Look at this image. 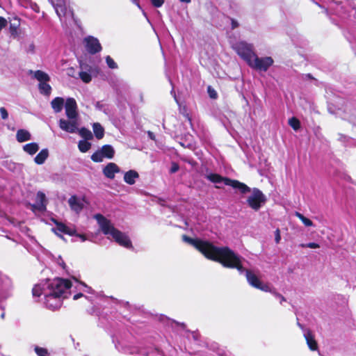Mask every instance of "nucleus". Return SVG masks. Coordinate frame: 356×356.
I'll return each instance as SVG.
<instances>
[{
  "mask_svg": "<svg viewBox=\"0 0 356 356\" xmlns=\"http://www.w3.org/2000/svg\"><path fill=\"white\" fill-rule=\"evenodd\" d=\"M183 240L194 246L207 259L219 262L225 268H236L241 274L245 273L247 280L252 286L263 291L272 292L268 284L262 283L254 273L243 267L242 257L228 247H217L210 242L186 236H183Z\"/></svg>",
  "mask_w": 356,
  "mask_h": 356,
  "instance_id": "f257e3e1",
  "label": "nucleus"
},
{
  "mask_svg": "<svg viewBox=\"0 0 356 356\" xmlns=\"http://www.w3.org/2000/svg\"><path fill=\"white\" fill-rule=\"evenodd\" d=\"M71 282L65 279L55 278L42 280L35 284L32 290L34 298H38L46 307L55 310L60 307L62 300L67 298Z\"/></svg>",
  "mask_w": 356,
  "mask_h": 356,
  "instance_id": "f03ea898",
  "label": "nucleus"
},
{
  "mask_svg": "<svg viewBox=\"0 0 356 356\" xmlns=\"http://www.w3.org/2000/svg\"><path fill=\"white\" fill-rule=\"evenodd\" d=\"M206 177L215 184L223 182L226 186H230L235 189H238L242 194L249 193L250 195L247 197V203L254 211H258L266 202V195L257 188H250L242 182L222 177L218 174L209 173L207 175Z\"/></svg>",
  "mask_w": 356,
  "mask_h": 356,
  "instance_id": "7ed1b4c3",
  "label": "nucleus"
},
{
  "mask_svg": "<svg viewBox=\"0 0 356 356\" xmlns=\"http://www.w3.org/2000/svg\"><path fill=\"white\" fill-rule=\"evenodd\" d=\"M94 218L97 220L102 233L107 236L108 238L113 240L120 245L130 248L131 241L123 232L116 229L111 221L102 214H96Z\"/></svg>",
  "mask_w": 356,
  "mask_h": 356,
  "instance_id": "20e7f679",
  "label": "nucleus"
},
{
  "mask_svg": "<svg viewBox=\"0 0 356 356\" xmlns=\"http://www.w3.org/2000/svg\"><path fill=\"white\" fill-rule=\"evenodd\" d=\"M232 47L248 64L255 55L252 44L246 42H238L233 44Z\"/></svg>",
  "mask_w": 356,
  "mask_h": 356,
  "instance_id": "39448f33",
  "label": "nucleus"
},
{
  "mask_svg": "<svg viewBox=\"0 0 356 356\" xmlns=\"http://www.w3.org/2000/svg\"><path fill=\"white\" fill-rule=\"evenodd\" d=\"M273 63V59L270 56L260 58L255 54L249 62L248 65L255 70L266 72Z\"/></svg>",
  "mask_w": 356,
  "mask_h": 356,
  "instance_id": "423d86ee",
  "label": "nucleus"
},
{
  "mask_svg": "<svg viewBox=\"0 0 356 356\" xmlns=\"http://www.w3.org/2000/svg\"><path fill=\"white\" fill-rule=\"evenodd\" d=\"M115 154V150L111 145H105L97 150L92 156L91 159L94 162H102L104 159H111Z\"/></svg>",
  "mask_w": 356,
  "mask_h": 356,
  "instance_id": "0eeeda50",
  "label": "nucleus"
},
{
  "mask_svg": "<svg viewBox=\"0 0 356 356\" xmlns=\"http://www.w3.org/2000/svg\"><path fill=\"white\" fill-rule=\"evenodd\" d=\"M56 227L52 228V231L58 236L62 237L59 233H64L70 236H76L81 241L83 242L86 240V238L83 234H76V230L74 228L70 227L66 225L55 221Z\"/></svg>",
  "mask_w": 356,
  "mask_h": 356,
  "instance_id": "6e6552de",
  "label": "nucleus"
},
{
  "mask_svg": "<svg viewBox=\"0 0 356 356\" xmlns=\"http://www.w3.org/2000/svg\"><path fill=\"white\" fill-rule=\"evenodd\" d=\"M59 127L68 133L74 134L78 131L79 119L78 118H61L58 121Z\"/></svg>",
  "mask_w": 356,
  "mask_h": 356,
  "instance_id": "1a4fd4ad",
  "label": "nucleus"
},
{
  "mask_svg": "<svg viewBox=\"0 0 356 356\" xmlns=\"http://www.w3.org/2000/svg\"><path fill=\"white\" fill-rule=\"evenodd\" d=\"M83 44L86 50L91 54H95L102 50L99 40L93 36H88L83 39Z\"/></svg>",
  "mask_w": 356,
  "mask_h": 356,
  "instance_id": "9d476101",
  "label": "nucleus"
},
{
  "mask_svg": "<svg viewBox=\"0 0 356 356\" xmlns=\"http://www.w3.org/2000/svg\"><path fill=\"white\" fill-rule=\"evenodd\" d=\"M51 3L60 20L67 14H72L70 11H68V5L65 0H51Z\"/></svg>",
  "mask_w": 356,
  "mask_h": 356,
  "instance_id": "9b49d317",
  "label": "nucleus"
},
{
  "mask_svg": "<svg viewBox=\"0 0 356 356\" xmlns=\"http://www.w3.org/2000/svg\"><path fill=\"white\" fill-rule=\"evenodd\" d=\"M65 114L67 118H78L77 104L74 98L69 97L65 104Z\"/></svg>",
  "mask_w": 356,
  "mask_h": 356,
  "instance_id": "f8f14e48",
  "label": "nucleus"
},
{
  "mask_svg": "<svg viewBox=\"0 0 356 356\" xmlns=\"http://www.w3.org/2000/svg\"><path fill=\"white\" fill-rule=\"evenodd\" d=\"M120 172V168L115 163H108L102 169L103 175L109 179H113L116 173Z\"/></svg>",
  "mask_w": 356,
  "mask_h": 356,
  "instance_id": "ddd939ff",
  "label": "nucleus"
},
{
  "mask_svg": "<svg viewBox=\"0 0 356 356\" xmlns=\"http://www.w3.org/2000/svg\"><path fill=\"white\" fill-rule=\"evenodd\" d=\"M84 200L78 198L76 196H72L68 200L69 205L72 210L75 211L76 213H79L84 207Z\"/></svg>",
  "mask_w": 356,
  "mask_h": 356,
  "instance_id": "4468645a",
  "label": "nucleus"
},
{
  "mask_svg": "<svg viewBox=\"0 0 356 356\" xmlns=\"http://www.w3.org/2000/svg\"><path fill=\"white\" fill-rule=\"evenodd\" d=\"M304 337L309 348L312 351L316 350L318 349V344L312 332L309 330L306 331L304 333Z\"/></svg>",
  "mask_w": 356,
  "mask_h": 356,
  "instance_id": "2eb2a0df",
  "label": "nucleus"
},
{
  "mask_svg": "<svg viewBox=\"0 0 356 356\" xmlns=\"http://www.w3.org/2000/svg\"><path fill=\"white\" fill-rule=\"evenodd\" d=\"M35 207L40 211H43L46 209V197L42 192H38L36 195V204Z\"/></svg>",
  "mask_w": 356,
  "mask_h": 356,
  "instance_id": "dca6fc26",
  "label": "nucleus"
},
{
  "mask_svg": "<svg viewBox=\"0 0 356 356\" xmlns=\"http://www.w3.org/2000/svg\"><path fill=\"white\" fill-rule=\"evenodd\" d=\"M51 105L55 113H59L63 109L64 99L58 97H56L51 101Z\"/></svg>",
  "mask_w": 356,
  "mask_h": 356,
  "instance_id": "f3484780",
  "label": "nucleus"
},
{
  "mask_svg": "<svg viewBox=\"0 0 356 356\" xmlns=\"http://www.w3.org/2000/svg\"><path fill=\"white\" fill-rule=\"evenodd\" d=\"M17 140L19 143H23L31 140V134L25 129H19L16 134Z\"/></svg>",
  "mask_w": 356,
  "mask_h": 356,
  "instance_id": "a211bd4d",
  "label": "nucleus"
},
{
  "mask_svg": "<svg viewBox=\"0 0 356 356\" xmlns=\"http://www.w3.org/2000/svg\"><path fill=\"white\" fill-rule=\"evenodd\" d=\"M12 286V282L6 275L0 273V291L8 290Z\"/></svg>",
  "mask_w": 356,
  "mask_h": 356,
  "instance_id": "6ab92c4d",
  "label": "nucleus"
},
{
  "mask_svg": "<svg viewBox=\"0 0 356 356\" xmlns=\"http://www.w3.org/2000/svg\"><path fill=\"white\" fill-rule=\"evenodd\" d=\"M49 156V151L47 149H42L35 157L34 161L35 162L38 164L41 165L44 163L46 159H47Z\"/></svg>",
  "mask_w": 356,
  "mask_h": 356,
  "instance_id": "aec40b11",
  "label": "nucleus"
},
{
  "mask_svg": "<svg viewBox=\"0 0 356 356\" xmlns=\"http://www.w3.org/2000/svg\"><path fill=\"white\" fill-rule=\"evenodd\" d=\"M31 74H34V77L40 82L49 81L50 80L49 76L44 72L37 70L35 72L31 71Z\"/></svg>",
  "mask_w": 356,
  "mask_h": 356,
  "instance_id": "412c9836",
  "label": "nucleus"
},
{
  "mask_svg": "<svg viewBox=\"0 0 356 356\" xmlns=\"http://www.w3.org/2000/svg\"><path fill=\"white\" fill-rule=\"evenodd\" d=\"M81 68L82 70H88V66L84 64H81ZM79 76L80 79L84 82V83H89L92 80V76L90 72H86V71H81L79 72Z\"/></svg>",
  "mask_w": 356,
  "mask_h": 356,
  "instance_id": "4be33fe9",
  "label": "nucleus"
},
{
  "mask_svg": "<svg viewBox=\"0 0 356 356\" xmlns=\"http://www.w3.org/2000/svg\"><path fill=\"white\" fill-rule=\"evenodd\" d=\"M23 149L30 155H33L39 149V145L36 143H31L23 146Z\"/></svg>",
  "mask_w": 356,
  "mask_h": 356,
  "instance_id": "5701e85b",
  "label": "nucleus"
},
{
  "mask_svg": "<svg viewBox=\"0 0 356 356\" xmlns=\"http://www.w3.org/2000/svg\"><path fill=\"white\" fill-rule=\"evenodd\" d=\"M93 131L97 138L101 139L103 138L104 134V128L99 123H94L93 124Z\"/></svg>",
  "mask_w": 356,
  "mask_h": 356,
  "instance_id": "b1692460",
  "label": "nucleus"
},
{
  "mask_svg": "<svg viewBox=\"0 0 356 356\" xmlns=\"http://www.w3.org/2000/svg\"><path fill=\"white\" fill-rule=\"evenodd\" d=\"M49 81H44L39 83V89L41 93L48 95L51 93V87L48 83Z\"/></svg>",
  "mask_w": 356,
  "mask_h": 356,
  "instance_id": "393cba45",
  "label": "nucleus"
},
{
  "mask_svg": "<svg viewBox=\"0 0 356 356\" xmlns=\"http://www.w3.org/2000/svg\"><path fill=\"white\" fill-rule=\"evenodd\" d=\"M77 131L79 132V135L86 140H90L92 138V134L91 131L86 128L82 127L80 129H78Z\"/></svg>",
  "mask_w": 356,
  "mask_h": 356,
  "instance_id": "a878e982",
  "label": "nucleus"
},
{
  "mask_svg": "<svg viewBox=\"0 0 356 356\" xmlns=\"http://www.w3.org/2000/svg\"><path fill=\"white\" fill-rule=\"evenodd\" d=\"M295 216L298 217L306 227L313 226V222L309 218L305 217L302 213L296 212Z\"/></svg>",
  "mask_w": 356,
  "mask_h": 356,
  "instance_id": "bb28decb",
  "label": "nucleus"
},
{
  "mask_svg": "<svg viewBox=\"0 0 356 356\" xmlns=\"http://www.w3.org/2000/svg\"><path fill=\"white\" fill-rule=\"evenodd\" d=\"M91 147V144L86 140H80L79 142L78 147L81 152H88Z\"/></svg>",
  "mask_w": 356,
  "mask_h": 356,
  "instance_id": "cd10ccee",
  "label": "nucleus"
},
{
  "mask_svg": "<svg viewBox=\"0 0 356 356\" xmlns=\"http://www.w3.org/2000/svg\"><path fill=\"white\" fill-rule=\"evenodd\" d=\"M124 180L129 184H134V170L127 172L124 174Z\"/></svg>",
  "mask_w": 356,
  "mask_h": 356,
  "instance_id": "c85d7f7f",
  "label": "nucleus"
},
{
  "mask_svg": "<svg viewBox=\"0 0 356 356\" xmlns=\"http://www.w3.org/2000/svg\"><path fill=\"white\" fill-rule=\"evenodd\" d=\"M289 125L296 131L298 130L300 127V121L296 118H291L289 120Z\"/></svg>",
  "mask_w": 356,
  "mask_h": 356,
  "instance_id": "c756f323",
  "label": "nucleus"
},
{
  "mask_svg": "<svg viewBox=\"0 0 356 356\" xmlns=\"http://www.w3.org/2000/svg\"><path fill=\"white\" fill-rule=\"evenodd\" d=\"M106 62L108 67L111 69H117L118 67V64L113 60V59L110 56H107L106 57Z\"/></svg>",
  "mask_w": 356,
  "mask_h": 356,
  "instance_id": "7c9ffc66",
  "label": "nucleus"
},
{
  "mask_svg": "<svg viewBox=\"0 0 356 356\" xmlns=\"http://www.w3.org/2000/svg\"><path fill=\"white\" fill-rule=\"evenodd\" d=\"M35 352L38 356H48L49 355L47 350L44 348L35 346Z\"/></svg>",
  "mask_w": 356,
  "mask_h": 356,
  "instance_id": "2f4dec72",
  "label": "nucleus"
},
{
  "mask_svg": "<svg viewBox=\"0 0 356 356\" xmlns=\"http://www.w3.org/2000/svg\"><path fill=\"white\" fill-rule=\"evenodd\" d=\"M300 246L302 248H312V249L318 248L320 247L319 245L316 243H306V244H301Z\"/></svg>",
  "mask_w": 356,
  "mask_h": 356,
  "instance_id": "473e14b6",
  "label": "nucleus"
},
{
  "mask_svg": "<svg viewBox=\"0 0 356 356\" xmlns=\"http://www.w3.org/2000/svg\"><path fill=\"white\" fill-rule=\"evenodd\" d=\"M0 113L2 119L6 120L8 117V113L6 109L4 107L0 108Z\"/></svg>",
  "mask_w": 356,
  "mask_h": 356,
  "instance_id": "72a5a7b5",
  "label": "nucleus"
},
{
  "mask_svg": "<svg viewBox=\"0 0 356 356\" xmlns=\"http://www.w3.org/2000/svg\"><path fill=\"white\" fill-rule=\"evenodd\" d=\"M152 5L156 8L162 6L164 3V0H151Z\"/></svg>",
  "mask_w": 356,
  "mask_h": 356,
  "instance_id": "f704fd0d",
  "label": "nucleus"
},
{
  "mask_svg": "<svg viewBox=\"0 0 356 356\" xmlns=\"http://www.w3.org/2000/svg\"><path fill=\"white\" fill-rule=\"evenodd\" d=\"M26 51L27 53L33 54L35 52V45L33 43H30L26 47Z\"/></svg>",
  "mask_w": 356,
  "mask_h": 356,
  "instance_id": "c9c22d12",
  "label": "nucleus"
},
{
  "mask_svg": "<svg viewBox=\"0 0 356 356\" xmlns=\"http://www.w3.org/2000/svg\"><path fill=\"white\" fill-rule=\"evenodd\" d=\"M281 240L280 231L279 229H276L275 232V241L276 243H279Z\"/></svg>",
  "mask_w": 356,
  "mask_h": 356,
  "instance_id": "e433bc0d",
  "label": "nucleus"
},
{
  "mask_svg": "<svg viewBox=\"0 0 356 356\" xmlns=\"http://www.w3.org/2000/svg\"><path fill=\"white\" fill-rule=\"evenodd\" d=\"M18 1L24 7H28L31 4V0H18Z\"/></svg>",
  "mask_w": 356,
  "mask_h": 356,
  "instance_id": "4c0bfd02",
  "label": "nucleus"
},
{
  "mask_svg": "<svg viewBox=\"0 0 356 356\" xmlns=\"http://www.w3.org/2000/svg\"><path fill=\"white\" fill-rule=\"evenodd\" d=\"M208 92L211 98L215 99L217 97L216 92L213 89H212L210 86L208 88Z\"/></svg>",
  "mask_w": 356,
  "mask_h": 356,
  "instance_id": "58836bf2",
  "label": "nucleus"
},
{
  "mask_svg": "<svg viewBox=\"0 0 356 356\" xmlns=\"http://www.w3.org/2000/svg\"><path fill=\"white\" fill-rule=\"evenodd\" d=\"M112 299L115 300L118 303L120 304L122 306L124 307H130L131 306L129 305V302H124V301H122V300H118L113 298H111Z\"/></svg>",
  "mask_w": 356,
  "mask_h": 356,
  "instance_id": "ea45409f",
  "label": "nucleus"
},
{
  "mask_svg": "<svg viewBox=\"0 0 356 356\" xmlns=\"http://www.w3.org/2000/svg\"><path fill=\"white\" fill-rule=\"evenodd\" d=\"M178 169H179L178 165L176 163H173L171 167L170 171H171V172H175L178 170Z\"/></svg>",
  "mask_w": 356,
  "mask_h": 356,
  "instance_id": "a19ab883",
  "label": "nucleus"
},
{
  "mask_svg": "<svg viewBox=\"0 0 356 356\" xmlns=\"http://www.w3.org/2000/svg\"><path fill=\"white\" fill-rule=\"evenodd\" d=\"M58 264L60 265L63 269H65V264L61 258H59L58 260Z\"/></svg>",
  "mask_w": 356,
  "mask_h": 356,
  "instance_id": "79ce46f5",
  "label": "nucleus"
},
{
  "mask_svg": "<svg viewBox=\"0 0 356 356\" xmlns=\"http://www.w3.org/2000/svg\"><path fill=\"white\" fill-rule=\"evenodd\" d=\"M147 134L152 140H155V135L154 134L153 132L149 131H147Z\"/></svg>",
  "mask_w": 356,
  "mask_h": 356,
  "instance_id": "37998d69",
  "label": "nucleus"
},
{
  "mask_svg": "<svg viewBox=\"0 0 356 356\" xmlns=\"http://www.w3.org/2000/svg\"><path fill=\"white\" fill-rule=\"evenodd\" d=\"M274 294H275L277 297H278L279 298H280V302H281V303H282L283 301H285V300H285V298H284V297H283L282 295L278 294V293H274Z\"/></svg>",
  "mask_w": 356,
  "mask_h": 356,
  "instance_id": "c03bdc74",
  "label": "nucleus"
},
{
  "mask_svg": "<svg viewBox=\"0 0 356 356\" xmlns=\"http://www.w3.org/2000/svg\"><path fill=\"white\" fill-rule=\"evenodd\" d=\"M81 286L86 289V291L88 292V293H90V290L91 289L90 287H88L87 285H86L85 284H81Z\"/></svg>",
  "mask_w": 356,
  "mask_h": 356,
  "instance_id": "a18cd8bd",
  "label": "nucleus"
},
{
  "mask_svg": "<svg viewBox=\"0 0 356 356\" xmlns=\"http://www.w3.org/2000/svg\"><path fill=\"white\" fill-rule=\"evenodd\" d=\"M95 107H96V108L101 110L102 108V105L100 102H98L95 104Z\"/></svg>",
  "mask_w": 356,
  "mask_h": 356,
  "instance_id": "49530a36",
  "label": "nucleus"
},
{
  "mask_svg": "<svg viewBox=\"0 0 356 356\" xmlns=\"http://www.w3.org/2000/svg\"><path fill=\"white\" fill-rule=\"evenodd\" d=\"M82 293H77L76 295L74 296V298L73 299L74 300H78L79 298H81L82 296Z\"/></svg>",
  "mask_w": 356,
  "mask_h": 356,
  "instance_id": "de8ad7c7",
  "label": "nucleus"
},
{
  "mask_svg": "<svg viewBox=\"0 0 356 356\" xmlns=\"http://www.w3.org/2000/svg\"><path fill=\"white\" fill-rule=\"evenodd\" d=\"M181 2L188 3L191 1V0H179Z\"/></svg>",
  "mask_w": 356,
  "mask_h": 356,
  "instance_id": "09e8293b",
  "label": "nucleus"
},
{
  "mask_svg": "<svg viewBox=\"0 0 356 356\" xmlns=\"http://www.w3.org/2000/svg\"><path fill=\"white\" fill-rule=\"evenodd\" d=\"M178 325H180L181 327H182L183 328L185 327V325L184 323H176Z\"/></svg>",
  "mask_w": 356,
  "mask_h": 356,
  "instance_id": "8fccbe9b",
  "label": "nucleus"
},
{
  "mask_svg": "<svg viewBox=\"0 0 356 356\" xmlns=\"http://www.w3.org/2000/svg\"><path fill=\"white\" fill-rule=\"evenodd\" d=\"M236 26V23L234 22H232V27L235 28Z\"/></svg>",
  "mask_w": 356,
  "mask_h": 356,
  "instance_id": "3c124183",
  "label": "nucleus"
},
{
  "mask_svg": "<svg viewBox=\"0 0 356 356\" xmlns=\"http://www.w3.org/2000/svg\"><path fill=\"white\" fill-rule=\"evenodd\" d=\"M134 175H135V178L138 177V175L136 172H135Z\"/></svg>",
  "mask_w": 356,
  "mask_h": 356,
  "instance_id": "603ef678",
  "label": "nucleus"
},
{
  "mask_svg": "<svg viewBox=\"0 0 356 356\" xmlns=\"http://www.w3.org/2000/svg\"><path fill=\"white\" fill-rule=\"evenodd\" d=\"M193 337L196 339V335L197 334L195 333H193Z\"/></svg>",
  "mask_w": 356,
  "mask_h": 356,
  "instance_id": "864d4df0",
  "label": "nucleus"
},
{
  "mask_svg": "<svg viewBox=\"0 0 356 356\" xmlns=\"http://www.w3.org/2000/svg\"><path fill=\"white\" fill-rule=\"evenodd\" d=\"M1 318H4V314H1Z\"/></svg>",
  "mask_w": 356,
  "mask_h": 356,
  "instance_id": "5fc2aeb1",
  "label": "nucleus"
},
{
  "mask_svg": "<svg viewBox=\"0 0 356 356\" xmlns=\"http://www.w3.org/2000/svg\"><path fill=\"white\" fill-rule=\"evenodd\" d=\"M175 100L177 102V99L175 96Z\"/></svg>",
  "mask_w": 356,
  "mask_h": 356,
  "instance_id": "6e6d98bb",
  "label": "nucleus"
},
{
  "mask_svg": "<svg viewBox=\"0 0 356 356\" xmlns=\"http://www.w3.org/2000/svg\"><path fill=\"white\" fill-rule=\"evenodd\" d=\"M216 188H220V186H216Z\"/></svg>",
  "mask_w": 356,
  "mask_h": 356,
  "instance_id": "4d7b16f0",
  "label": "nucleus"
},
{
  "mask_svg": "<svg viewBox=\"0 0 356 356\" xmlns=\"http://www.w3.org/2000/svg\"><path fill=\"white\" fill-rule=\"evenodd\" d=\"M131 1H134V0H131Z\"/></svg>",
  "mask_w": 356,
  "mask_h": 356,
  "instance_id": "13d9d810",
  "label": "nucleus"
}]
</instances>
